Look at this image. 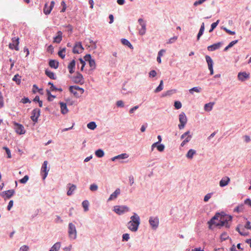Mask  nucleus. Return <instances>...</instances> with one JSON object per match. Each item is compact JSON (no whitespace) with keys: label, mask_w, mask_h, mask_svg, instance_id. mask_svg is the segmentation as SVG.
Instances as JSON below:
<instances>
[{"label":"nucleus","mask_w":251,"mask_h":251,"mask_svg":"<svg viewBox=\"0 0 251 251\" xmlns=\"http://www.w3.org/2000/svg\"><path fill=\"white\" fill-rule=\"evenodd\" d=\"M225 217H222L219 213H217L211 220L208 222L209 227L214 225L215 226H225L227 224L226 220H225Z\"/></svg>","instance_id":"nucleus-1"},{"label":"nucleus","mask_w":251,"mask_h":251,"mask_svg":"<svg viewBox=\"0 0 251 251\" xmlns=\"http://www.w3.org/2000/svg\"><path fill=\"white\" fill-rule=\"evenodd\" d=\"M130 219L131 220L127 223V228L130 230L135 232L138 230L140 223V217L136 213H134L133 215L130 217Z\"/></svg>","instance_id":"nucleus-2"},{"label":"nucleus","mask_w":251,"mask_h":251,"mask_svg":"<svg viewBox=\"0 0 251 251\" xmlns=\"http://www.w3.org/2000/svg\"><path fill=\"white\" fill-rule=\"evenodd\" d=\"M68 233L69 237L72 239H75L76 237V230L75 226L72 223L69 224Z\"/></svg>","instance_id":"nucleus-3"},{"label":"nucleus","mask_w":251,"mask_h":251,"mask_svg":"<svg viewBox=\"0 0 251 251\" xmlns=\"http://www.w3.org/2000/svg\"><path fill=\"white\" fill-rule=\"evenodd\" d=\"M14 126V129L15 132L20 135L24 134L25 133V130L24 126L20 124H18L15 122L13 123Z\"/></svg>","instance_id":"nucleus-4"},{"label":"nucleus","mask_w":251,"mask_h":251,"mask_svg":"<svg viewBox=\"0 0 251 251\" xmlns=\"http://www.w3.org/2000/svg\"><path fill=\"white\" fill-rule=\"evenodd\" d=\"M179 121L180 124L178 125V127L180 129H182L184 127L187 121V117L184 113L182 112L179 114Z\"/></svg>","instance_id":"nucleus-5"},{"label":"nucleus","mask_w":251,"mask_h":251,"mask_svg":"<svg viewBox=\"0 0 251 251\" xmlns=\"http://www.w3.org/2000/svg\"><path fill=\"white\" fill-rule=\"evenodd\" d=\"M114 211L118 214L121 215L129 211V208L126 206L117 205L114 206Z\"/></svg>","instance_id":"nucleus-6"},{"label":"nucleus","mask_w":251,"mask_h":251,"mask_svg":"<svg viewBox=\"0 0 251 251\" xmlns=\"http://www.w3.org/2000/svg\"><path fill=\"white\" fill-rule=\"evenodd\" d=\"M12 43L9 44V48L11 50L15 49L16 50H19V38L14 37L12 39Z\"/></svg>","instance_id":"nucleus-7"},{"label":"nucleus","mask_w":251,"mask_h":251,"mask_svg":"<svg viewBox=\"0 0 251 251\" xmlns=\"http://www.w3.org/2000/svg\"><path fill=\"white\" fill-rule=\"evenodd\" d=\"M83 50L84 48L82 47L81 42H76L73 48V52L75 54H78L81 53Z\"/></svg>","instance_id":"nucleus-8"},{"label":"nucleus","mask_w":251,"mask_h":251,"mask_svg":"<svg viewBox=\"0 0 251 251\" xmlns=\"http://www.w3.org/2000/svg\"><path fill=\"white\" fill-rule=\"evenodd\" d=\"M181 138H185L181 144V146L183 147L187 143L189 142L191 140L192 135L190 134V131H188L181 136Z\"/></svg>","instance_id":"nucleus-9"},{"label":"nucleus","mask_w":251,"mask_h":251,"mask_svg":"<svg viewBox=\"0 0 251 251\" xmlns=\"http://www.w3.org/2000/svg\"><path fill=\"white\" fill-rule=\"evenodd\" d=\"M84 59L85 61H88L89 62V66L92 70H94L96 68L95 61L94 59L91 58V56L90 54H86L85 56H84Z\"/></svg>","instance_id":"nucleus-10"},{"label":"nucleus","mask_w":251,"mask_h":251,"mask_svg":"<svg viewBox=\"0 0 251 251\" xmlns=\"http://www.w3.org/2000/svg\"><path fill=\"white\" fill-rule=\"evenodd\" d=\"M54 4H55V3H54V1H51L50 4V6H49L48 4L47 3H46L45 4V6H44V9H43L44 13L46 15H48V14H50V13L53 7L54 6Z\"/></svg>","instance_id":"nucleus-11"},{"label":"nucleus","mask_w":251,"mask_h":251,"mask_svg":"<svg viewBox=\"0 0 251 251\" xmlns=\"http://www.w3.org/2000/svg\"><path fill=\"white\" fill-rule=\"evenodd\" d=\"M40 110L38 108L34 109L31 113V119L34 122H37L38 118L40 116Z\"/></svg>","instance_id":"nucleus-12"},{"label":"nucleus","mask_w":251,"mask_h":251,"mask_svg":"<svg viewBox=\"0 0 251 251\" xmlns=\"http://www.w3.org/2000/svg\"><path fill=\"white\" fill-rule=\"evenodd\" d=\"M15 193L14 190H9L7 191H3L0 193V196L3 197L4 199H10L13 196Z\"/></svg>","instance_id":"nucleus-13"},{"label":"nucleus","mask_w":251,"mask_h":251,"mask_svg":"<svg viewBox=\"0 0 251 251\" xmlns=\"http://www.w3.org/2000/svg\"><path fill=\"white\" fill-rule=\"evenodd\" d=\"M138 22L141 26V28L139 29V33L140 35H143L146 33V23L142 19H139Z\"/></svg>","instance_id":"nucleus-14"},{"label":"nucleus","mask_w":251,"mask_h":251,"mask_svg":"<svg viewBox=\"0 0 251 251\" xmlns=\"http://www.w3.org/2000/svg\"><path fill=\"white\" fill-rule=\"evenodd\" d=\"M48 161H45L42 165L41 168V173L43 174V179H45L48 174L49 170H47Z\"/></svg>","instance_id":"nucleus-15"},{"label":"nucleus","mask_w":251,"mask_h":251,"mask_svg":"<svg viewBox=\"0 0 251 251\" xmlns=\"http://www.w3.org/2000/svg\"><path fill=\"white\" fill-rule=\"evenodd\" d=\"M73 81L75 83L82 84L84 82L82 75L79 73H76V75L73 77Z\"/></svg>","instance_id":"nucleus-16"},{"label":"nucleus","mask_w":251,"mask_h":251,"mask_svg":"<svg viewBox=\"0 0 251 251\" xmlns=\"http://www.w3.org/2000/svg\"><path fill=\"white\" fill-rule=\"evenodd\" d=\"M149 223L153 229H156L158 226L159 219L156 217H151L149 220Z\"/></svg>","instance_id":"nucleus-17"},{"label":"nucleus","mask_w":251,"mask_h":251,"mask_svg":"<svg viewBox=\"0 0 251 251\" xmlns=\"http://www.w3.org/2000/svg\"><path fill=\"white\" fill-rule=\"evenodd\" d=\"M205 59L206 62L208 64V69L210 72V75H212L213 74V62L211 58L208 56L206 55L205 56Z\"/></svg>","instance_id":"nucleus-18"},{"label":"nucleus","mask_w":251,"mask_h":251,"mask_svg":"<svg viewBox=\"0 0 251 251\" xmlns=\"http://www.w3.org/2000/svg\"><path fill=\"white\" fill-rule=\"evenodd\" d=\"M250 77V74L247 73L245 72H240L238 75V78L241 81H244L246 79Z\"/></svg>","instance_id":"nucleus-19"},{"label":"nucleus","mask_w":251,"mask_h":251,"mask_svg":"<svg viewBox=\"0 0 251 251\" xmlns=\"http://www.w3.org/2000/svg\"><path fill=\"white\" fill-rule=\"evenodd\" d=\"M222 45V43L219 42L216 44H214L212 45L209 46L207 47L208 50L212 51L219 49Z\"/></svg>","instance_id":"nucleus-20"},{"label":"nucleus","mask_w":251,"mask_h":251,"mask_svg":"<svg viewBox=\"0 0 251 251\" xmlns=\"http://www.w3.org/2000/svg\"><path fill=\"white\" fill-rule=\"evenodd\" d=\"M229 181V177L228 176H225L220 180L219 185L221 187H224L228 185Z\"/></svg>","instance_id":"nucleus-21"},{"label":"nucleus","mask_w":251,"mask_h":251,"mask_svg":"<svg viewBox=\"0 0 251 251\" xmlns=\"http://www.w3.org/2000/svg\"><path fill=\"white\" fill-rule=\"evenodd\" d=\"M57 35L54 37L53 42L59 43L62 39V32L61 31L57 32Z\"/></svg>","instance_id":"nucleus-22"},{"label":"nucleus","mask_w":251,"mask_h":251,"mask_svg":"<svg viewBox=\"0 0 251 251\" xmlns=\"http://www.w3.org/2000/svg\"><path fill=\"white\" fill-rule=\"evenodd\" d=\"M75 66V60H73L68 65V68L69 71V73L70 74H73L74 73L75 70L74 69Z\"/></svg>","instance_id":"nucleus-23"},{"label":"nucleus","mask_w":251,"mask_h":251,"mask_svg":"<svg viewBox=\"0 0 251 251\" xmlns=\"http://www.w3.org/2000/svg\"><path fill=\"white\" fill-rule=\"evenodd\" d=\"M120 189L118 188L114 192H113L111 195L110 196V197L108 199V201H112L113 200L115 199L117 196L120 194Z\"/></svg>","instance_id":"nucleus-24"},{"label":"nucleus","mask_w":251,"mask_h":251,"mask_svg":"<svg viewBox=\"0 0 251 251\" xmlns=\"http://www.w3.org/2000/svg\"><path fill=\"white\" fill-rule=\"evenodd\" d=\"M128 157V155L126 153H122L120 155H117L113 158H112L111 160L114 161L116 159H124L127 158Z\"/></svg>","instance_id":"nucleus-25"},{"label":"nucleus","mask_w":251,"mask_h":251,"mask_svg":"<svg viewBox=\"0 0 251 251\" xmlns=\"http://www.w3.org/2000/svg\"><path fill=\"white\" fill-rule=\"evenodd\" d=\"M68 186H69V190L67 193V194L68 196H71L73 192L76 189V186L74 184H71L70 183L68 184Z\"/></svg>","instance_id":"nucleus-26"},{"label":"nucleus","mask_w":251,"mask_h":251,"mask_svg":"<svg viewBox=\"0 0 251 251\" xmlns=\"http://www.w3.org/2000/svg\"><path fill=\"white\" fill-rule=\"evenodd\" d=\"M49 64L50 67L56 69L58 67L59 63L55 60H50Z\"/></svg>","instance_id":"nucleus-27"},{"label":"nucleus","mask_w":251,"mask_h":251,"mask_svg":"<svg viewBox=\"0 0 251 251\" xmlns=\"http://www.w3.org/2000/svg\"><path fill=\"white\" fill-rule=\"evenodd\" d=\"M215 104L214 102L206 103L204 106V109L206 111H210Z\"/></svg>","instance_id":"nucleus-28"},{"label":"nucleus","mask_w":251,"mask_h":251,"mask_svg":"<svg viewBox=\"0 0 251 251\" xmlns=\"http://www.w3.org/2000/svg\"><path fill=\"white\" fill-rule=\"evenodd\" d=\"M60 108L61 112L62 114H65L68 113V110L67 107V105L65 103L60 102Z\"/></svg>","instance_id":"nucleus-29"},{"label":"nucleus","mask_w":251,"mask_h":251,"mask_svg":"<svg viewBox=\"0 0 251 251\" xmlns=\"http://www.w3.org/2000/svg\"><path fill=\"white\" fill-rule=\"evenodd\" d=\"M196 154V151L193 149H190L187 152L186 156L188 159H192L193 157V156Z\"/></svg>","instance_id":"nucleus-30"},{"label":"nucleus","mask_w":251,"mask_h":251,"mask_svg":"<svg viewBox=\"0 0 251 251\" xmlns=\"http://www.w3.org/2000/svg\"><path fill=\"white\" fill-rule=\"evenodd\" d=\"M45 74L50 79H56L55 75L52 72H51L49 70H46L45 71Z\"/></svg>","instance_id":"nucleus-31"},{"label":"nucleus","mask_w":251,"mask_h":251,"mask_svg":"<svg viewBox=\"0 0 251 251\" xmlns=\"http://www.w3.org/2000/svg\"><path fill=\"white\" fill-rule=\"evenodd\" d=\"M61 247L60 242L56 243L50 249V251H58Z\"/></svg>","instance_id":"nucleus-32"},{"label":"nucleus","mask_w":251,"mask_h":251,"mask_svg":"<svg viewBox=\"0 0 251 251\" xmlns=\"http://www.w3.org/2000/svg\"><path fill=\"white\" fill-rule=\"evenodd\" d=\"M236 230L238 231V232L243 236H247L248 235V232L245 231L244 228L242 227L240 228V226H238L236 227Z\"/></svg>","instance_id":"nucleus-33"},{"label":"nucleus","mask_w":251,"mask_h":251,"mask_svg":"<svg viewBox=\"0 0 251 251\" xmlns=\"http://www.w3.org/2000/svg\"><path fill=\"white\" fill-rule=\"evenodd\" d=\"M70 91L76 97H79L81 95L75 90V86H71L69 88Z\"/></svg>","instance_id":"nucleus-34"},{"label":"nucleus","mask_w":251,"mask_h":251,"mask_svg":"<svg viewBox=\"0 0 251 251\" xmlns=\"http://www.w3.org/2000/svg\"><path fill=\"white\" fill-rule=\"evenodd\" d=\"M204 30V23H202L201 25L199 32L197 35V39L198 40H199L200 37L203 34Z\"/></svg>","instance_id":"nucleus-35"},{"label":"nucleus","mask_w":251,"mask_h":251,"mask_svg":"<svg viewBox=\"0 0 251 251\" xmlns=\"http://www.w3.org/2000/svg\"><path fill=\"white\" fill-rule=\"evenodd\" d=\"M163 89V81L161 80L160 82L159 86L154 90L155 93H158L162 91Z\"/></svg>","instance_id":"nucleus-36"},{"label":"nucleus","mask_w":251,"mask_h":251,"mask_svg":"<svg viewBox=\"0 0 251 251\" xmlns=\"http://www.w3.org/2000/svg\"><path fill=\"white\" fill-rule=\"evenodd\" d=\"M121 42L123 45L128 46L130 49H132L133 48L132 45L126 39H122Z\"/></svg>","instance_id":"nucleus-37"},{"label":"nucleus","mask_w":251,"mask_h":251,"mask_svg":"<svg viewBox=\"0 0 251 251\" xmlns=\"http://www.w3.org/2000/svg\"><path fill=\"white\" fill-rule=\"evenodd\" d=\"M189 91L191 94H193V92H195L196 93L201 92V88L200 87H195L190 89Z\"/></svg>","instance_id":"nucleus-38"},{"label":"nucleus","mask_w":251,"mask_h":251,"mask_svg":"<svg viewBox=\"0 0 251 251\" xmlns=\"http://www.w3.org/2000/svg\"><path fill=\"white\" fill-rule=\"evenodd\" d=\"M65 52H66V48H64L58 51V54L61 58L64 59L65 57Z\"/></svg>","instance_id":"nucleus-39"},{"label":"nucleus","mask_w":251,"mask_h":251,"mask_svg":"<svg viewBox=\"0 0 251 251\" xmlns=\"http://www.w3.org/2000/svg\"><path fill=\"white\" fill-rule=\"evenodd\" d=\"M95 154L98 157H102L104 156V153L102 150L99 149L96 151Z\"/></svg>","instance_id":"nucleus-40"},{"label":"nucleus","mask_w":251,"mask_h":251,"mask_svg":"<svg viewBox=\"0 0 251 251\" xmlns=\"http://www.w3.org/2000/svg\"><path fill=\"white\" fill-rule=\"evenodd\" d=\"M97 125L96 123L94 122H90L87 124V127L89 129L94 130L96 128Z\"/></svg>","instance_id":"nucleus-41"},{"label":"nucleus","mask_w":251,"mask_h":251,"mask_svg":"<svg viewBox=\"0 0 251 251\" xmlns=\"http://www.w3.org/2000/svg\"><path fill=\"white\" fill-rule=\"evenodd\" d=\"M82 206L85 211L88 210L89 202L88 201H84L82 203Z\"/></svg>","instance_id":"nucleus-42"},{"label":"nucleus","mask_w":251,"mask_h":251,"mask_svg":"<svg viewBox=\"0 0 251 251\" xmlns=\"http://www.w3.org/2000/svg\"><path fill=\"white\" fill-rule=\"evenodd\" d=\"M219 21H220V20H218L216 22L212 24V25H211V28L209 30V32H212L216 27V26H217V25H218V24L219 23Z\"/></svg>","instance_id":"nucleus-43"},{"label":"nucleus","mask_w":251,"mask_h":251,"mask_svg":"<svg viewBox=\"0 0 251 251\" xmlns=\"http://www.w3.org/2000/svg\"><path fill=\"white\" fill-rule=\"evenodd\" d=\"M20 77L19 75L17 74L15 75L13 78V80L15 81L17 84H20L21 83V79L19 78Z\"/></svg>","instance_id":"nucleus-44"},{"label":"nucleus","mask_w":251,"mask_h":251,"mask_svg":"<svg viewBox=\"0 0 251 251\" xmlns=\"http://www.w3.org/2000/svg\"><path fill=\"white\" fill-rule=\"evenodd\" d=\"M29 177L28 176H25L23 178L21 179L19 181L20 183L25 184L28 180Z\"/></svg>","instance_id":"nucleus-45"},{"label":"nucleus","mask_w":251,"mask_h":251,"mask_svg":"<svg viewBox=\"0 0 251 251\" xmlns=\"http://www.w3.org/2000/svg\"><path fill=\"white\" fill-rule=\"evenodd\" d=\"M75 90H76L80 95H82L84 93V89L77 86H74Z\"/></svg>","instance_id":"nucleus-46"},{"label":"nucleus","mask_w":251,"mask_h":251,"mask_svg":"<svg viewBox=\"0 0 251 251\" xmlns=\"http://www.w3.org/2000/svg\"><path fill=\"white\" fill-rule=\"evenodd\" d=\"M174 106L176 109H178L181 107L182 104L180 101H176L175 102Z\"/></svg>","instance_id":"nucleus-47"},{"label":"nucleus","mask_w":251,"mask_h":251,"mask_svg":"<svg viewBox=\"0 0 251 251\" xmlns=\"http://www.w3.org/2000/svg\"><path fill=\"white\" fill-rule=\"evenodd\" d=\"M98 187L97 185L95 184H93L90 185V189L92 191H95L98 190Z\"/></svg>","instance_id":"nucleus-48"},{"label":"nucleus","mask_w":251,"mask_h":251,"mask_svg":"<svg viewBox=\"0 0 251 251\" xmlns=\"http://www.w3.org/2000/svg\"><path fill=\"white\" fill-rule=\"evenodd\" d=\"M212 193H208L207 194H206L204 197V200L203 201H205V202H207L208 201V200L211 198V196H212Z\"/></svg>","instance_id":"nucleus-49"},{"label":"nucleus","mask_w":251,"mask_h":251,"mask_svg":"<svg viewBox=\"0 0 251 251\" xmlns=\"http://www.w3.org/2000/svg\"><path fill=\"white\" fill-rule=\"evenodd\" d=\"M173 92V90L167 91L166 92H164L162 94V97H166L167 96H170L172 94Z\"/></svg>","instance_id":"nucleus-50"},{"label":"nucleus","mask_w":251,"mask_h":251,"mask_svg":"<svg viewBox=\"0 0 251 251\" xmlns=\"http://www.w3.org/2000/svg\"><path fill=\"white\" fill-rule=\"evenodd\" d=\"M4 105L3 98L1 92L0 91V107H2Z\"/></svg>","instance_id":"nucleus-51"},{"label":"nucleus","mask_w":251,"mask_h":251,"mask_svg":"<svg viewBox=\"0 0 251 251\" xmlns=\"http://www.w3.org/2000/svg\"><path fill=\"white\" fill-rule=\"evenodd\" d=\"M47 94H48V100H49V101H51V100H52L53 99H54V98H55V97L54 96H53V95H52L50 94V92L49 91H47Z\"/></svg>","instance_id":"nucleus-52"},{"label":"nucleus","mask_w":251,"mask_h":251,"mask_svg":"<svg viewBox=\"0 0 251 251\" xmlns=\"http://www.w3.org/2000/svg\"><path fill=\"white\" fill-rule=\"evenodd\" d=\"M79 60L80 61V64H81V71H82L83 70L84 67L85 65V61H84L82 58H79Z\"/></svg>","instance_id":"nucleus-53"},{"label":"nucleus","mask_w":251,"mask_h":251,"mask_svg":"<svg viewBox=\"0 0 251 251\" xmlns=\"http://www.w3.org/2000/svg\"><path fill=\"white\" fill-rule=\"evenodd\" d=\"M122 238L123 241H127L129 239V235L128 233H125L123 235Z\"/></svg>","instance_id":"nucleus-54"},{"label":"nucleus","mask_w":251,"mask_h":251,"mask_svg":"<svg viewBox=\"0 0 251 251\" xmlns=\"http://www.w3.org/2000/svg\"><path fill=\"white\" fill-rule=\"evenodd\" d=\"M3 149H4L5 150V151L7 154V157L8 158H10L11 157V153H10V150L7 148V147H3Z\"/></svg>","instance_id":"nucleus-55"},{"label":"nucleus","mask_w":251,"mask_h":251,"mask_svg":"<svg viewBox=\"0 0 251 251\" xmlns=\"http://www.w3.org/2000/svg\"><path fill=\"white\" fill-rule=\"evenodd\" d=\"M206 0H199L196 1L194 3V5L195 6H197L198 5H200V4H202L203 2H204Z\"/></svg>","instance_id":"nucleus-56"},{"label":"nucleus","mask_w":251,"mask_h":251,"mask_svg":"<svg viewBox=\"0 0 251 251\" xmlns=\"http://www.w3.org/2000/svg\"><path fill=\"white\" fill-rule=\"evenodd\" d=\"M164 146L162 144L159 145L157 146V149L159 151H163L164 150Z\"/></svg>","instance_id":"nucleus-57"},{"label":"nucleus","mask_w":251,"mask_h":251,"mask_svg":"<svg viewBox=\"0 0 251 251\" xmlns=\"http://www.w3.org/2000/svg\"><path fill=\"white\" fill-rule=\"evenodd\" d=\"M28 247L27 246L24 245L22 246L20 249V251H28Z\"/></svg>","instance_id":"nucleus-58"},{"label":"nucleus","mask_w":251,"mask_h":251,"mask_svg":"<svg viewBox=\"0 0 251 251\" xmlns=\"http://www.w3.org/2000/svg\"><path fill=\"white\" fill-rule=\"evenodd\" d=\"M156 75V72L155 70H152L149 73L150 77H155Z\"/></svg>","instance_id":"nucleus-59"},{"label":"nucleus","mask_w":251,"mask_h":251,"mask_svg":"<svg viewBox=\"0 0 251 251\" xmlns=\"http://www.w3.org/2000/svg\"><path fill=\"white\" fill-rule=\"evenodd\" d=\"M177 36H174L173 38H171V39H169V41L168 42V43L171 44L176 41L177 40Z\"/></svg>","instance_id":"nucleus-60"},{"label":"nucleus","mask_w":251,"mask_h":251,"mask_svg":"<svg viewBox=\"0 0 251 251\" xmlns=\"http://www.w3.org/2000/svg\"><path fill=\"white\" fill-rule=\"evenodd\" d=\"M48 85L51 86L50 90L51 91H57V88L53 85V84L52 82H49L48 83Z\"/></svg>","instance_id":"nucleus-61"},{"label":"nucleus","mask_w":251,"mask_h":251,"mask_svg":"<svg viewBox=\"0 0 251 251\" xmlns=\"http://www.w3.org/2000/svg\"><path fill=\"white\" fill-rule=\"evenodd\" d=\"M21 102L23 103H30V101L27 98H24L22 99Z\"/></svg>","instance_id":"nucleus-62"},{"label":"nucleus","mask_w":251,"mask_h":251,"mask_svg":"<svg viewBox=\"0 0 251 251\" xmlns=\"http://www.w3.org/2000/svg\"><path fill=\"white\" fill-rule=\"evenodd\" d=\"M117 106L118 107H124V104L122 100H118L116 103Z\"/></svg>","instance_id":"nucleus-63"},{"label":"nucleus","mask_w":251,"mask_h":251,"mask_svg":"<svg viewBox=\"0 0 251 251\" xmlns=\"http://www.w3.org/2000/svg\"><path fill=\"white\" fill-rule=\"evenodd\" d=\"M221 238L222 240H225L228 238V235L226 233H224L221 234Z\"/></svg>","instance_id":"nucleus-64"}]
</instances>
